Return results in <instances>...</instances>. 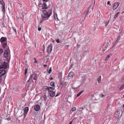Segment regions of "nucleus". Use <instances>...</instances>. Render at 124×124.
Here are the masks:
<instances>
[{"instance_id": "7", "label": "nucleus", "mask_w": 124, "mask_h": 124, "mask_svg": "<svg viewBox=\"0 0 124 124\" xmlns=\"http://www.w3.org/2000/svg\"><path fill=\"white\" fill-rule=\"evenodd\" d=\"M5 70L3 69L0 70V77H2L4 75L5 73Z\"/></svg>"}, {"instance_id": "43", "label": "nucleus", "mask_w": 124, "mask_h": 124, "mask_svg": "<svg viewBox=\"0 0 124 124\" xmlns=\"http://www.w3.org/2000/svg\"><path fill=\"white\" fill-rule=\"evenodd\" d=\"M1 77H0V83L2 81Z\"/></svg>"}, {"instance_id": "53", "label": "nucleus", "mask_w": 124, "mask_h": 124, "mask_svg": "<svg viewBox=\"0 0 124 124\" xmlns=\"http://www.w3.org/2000/svg\"><path fill=\"white\" fill-rule=\"evenodd\" d=\"M34 60H35V61H34V62H35V63H36L37 62L36 61V60L35 59H34Z\"/></svg>"}, {"instance_id": "13", "label": "nucleus", "mask_w": 124, "mask_h": 124, "mask_svg": "<svg viewBox=\"0 0 124 124\" xmlns=\"http://www.w3.org/2000/svg\"><path fill=\"white\" fill-rule=\"evenodd\" d=\"M55 83L54 82H52L50 83V85L51 86H52V87L55 88Z\"/></svg>"}, {"instance_id": "10", "label": "nucleus", "mask_w": 124, "mask_h": 124, "mask_svg": "<svg viewBox=\"0 0 124 124\" xmlns=\"http://www.w3.org/2000/svg\"><path fill=\"white\" fill-rule=\"evenodd\" d=\"M39 109L40 107L39 105H36L34 106V109L36 111H38L39 110Z\"/></svg>"}, {"instance_id": "50", "label": "nucleus", "mask_w": 124, "mask_h": 124, "mask_svg": "<svg viewBox=\"0 0 124 124\" xmlns=\"http://www.w3.org/2000/svg\"><path fill=\"white\" fill-rule=\"evenodd\" d=\"M53 78L52 77H51L50 78V79L51 80H52L53 79Z\"/></svg>"}, {"instance_id": "19", "label": "nucleus", "mask_w": 124, "mask_h": 124, "mask_svg": "<svg viewBox=\"0 0 124 124\" xmlns=\"http://www.w3.org/2000/svg\"><path fill=\"white\" fill-rule=\"evenodd\" d=\"M111 56V54H110L108 55L105 59V61H107Z\"/></svg>"}, {"instance_id": "26", "label": "nucleus", "mask_w": 124, "mask_h": 124, "mask_svg": "<svg viewBox=\"0 0 124 124\" xmlns=\"http://www.w3.org/2000/svg\"><path fill=\"white\" fill-rule=\"evenodd\" d=\"M33 75L34 76L33 78V79L34 80H36L37 79V76L34 75Z\"/></svg>"}, {"instance_id": "40", "label": "nucleus", "mask_w": 124, "mask_h": 124, "mask_svg": "<svg viewBox=\"0 0 124 124\" xmlns=\"http://www.w3.org/2000/svg\"><path fill=\"white\" fill-rule=\"evenodd\" d=\"M56 42L58 43H59L60 42V41L59 39H57L56 40Z\"/></svg>"}, {"instance_id": "8", "label": "nucleus", "mask_w": 124, "mask_h": 124, "mask_svg": "<svg viewBox=\"0 0 124 124\" xmlns=\"http://www.w3.org/2000/svg\"><path fill=\"white\" fill-rule=\"evenodd\" d=\"M119 5V4L118 2L115 3L114 4L113 8V10H115L118 7Z\"/></svg>"}, {"instance_id": "14", "label": "nucleus", "mask_w": 124, "mask_h": 124, "mask_svg": "<svg viewBox=\"0 0 124 124\" xmlns=\"http://www.w3.org/2000/svg\"><path fill=\"white\" fill-rule=\"evenodd\" d=\"M1 7L2 8V13L3 14H4L5 11V6H1Z\"/></svg>"}, {"instance_id": "34", "label": "nucleus", "mask_w": 124, "mask_h": 124, "mask_svg": "<svg viewBox=\"0 0 124 124\" xmlns=\"http://www.w3.org/2000/svg\"><path fill=\"white\" fill-rule=\"evenodd\" d=\"M27 69L26 68H25V75L27 73Z\"/></svg>"}, {"instance_id": "39", "label": "nucleus", "mask_w": 124, "mask_h": 124, "mask_svg": "<svg viewBox=\"0 0 124 124\" xmlns=\"http://www.w3.org/2000/svg\"><path fill=\"white\" fill-rule=\"evenodd\" d=\"M41 28L40 27H39L38 28V30L39 31H40L41 30Z\"/></svg>"}, {"instance_id": "31", "label": "nucleus", "mask_w": 124, "mask_h": 124, "mask_svg": "<svg viewBox=\"0 0 124 124\" xmlns=\"http://www.w3.org/2000/svg\"><path fill=\"white\" fill-rule=\"evenodd\" d=\"M86 80V79L85 78H84V79H81V82L82 83H84L85 82Z\"/></svg>"}, {"instance_id": "46", "label": "nucleus", "mask_w": 124, "mask_h": 124, "mask_svg": "<svg viewBox=\"0 0 124 124\" xmlns=\"http://www.w3.org/2000/svg\"><path fill=\"white\" fill-rule=\"evenodd\" d=\"M31 81L29 79V80H28V82H29L30 83L31 82Z\"/></svg>"}, {"instance_id": "27", "label": "nucleus", "mask_w": 124, "mask_h": 124, "mask_svg": "<svg viewBox=\"0 0 124 124\" xmlns=\"http://www.w3.org/2000/svg\"><path fill=\"white\" fill-rule=\"evenodd\" d=\"M7 46V43H4L3 44V48H5Z\"/></svg>"}, {"instance_id": "49", "label": "nucleus", "mask_w": 124, "mask_h": 124, "mask_svg": "<svg viewBox=\"0 0 124 124\" xmlns=\"http://www.w3.org/2000/svg\"><path fill=\"white\" fill-rule=\"evenodd\" d=\"M106 47H105V49H103V50H102V51H105V50L106 49Z\"/></svg>"}, {"instance_id": "48", "label": "nucleus", "mask_w": 124, "mask_h": 124, "mask_svg": "<svg viewBox=\"0 0 124 124\" xmlns=\"http://www.w3.org/2000/svg\"><path fill=\"white\" fill-rule=\"evenodd\" d=\"M81 109H82V110H83L84 109V108L83 107Z\"/></svg>"}, {"instance_id": "38", "label": "nucleus", "mask_w": 124, "mask_h": 124, "mask_svg": "<svg viewBox=\"0 0 124 124\" xmlns=\"http://www.w3.org/2000/svg\"><path fill=\"white\" fill-rule=\"evenodd\" d=\"M107 4L109 5L110 6H111V4L110 3V2L109 1H108L107 2Z\"/></svg>"}, {"instance_id": "45", "label": "nucleus", "mask_w": 124, "mask_h": 124, "mask_svg": "<svg viewBox=\"0 0 124 124\" xmlns=\"http://www.w3.org/2000/svg\"><path fill=\"white\" fill-rule=\"evenodd\" d=\"M120 13V12H117L116 14L117 15V16H118V15Z\"/></svg>"}, {"instance_id": "12", "label": "nucleus", "mask_w": 124, "mask_h": 124, "mask_svg": "<svg viewBox=\"0 0 124 124\" xmlns=\"http://www.w3.org/2000/svg\"><path fill=\"white\" fill-rule=\"evenodd\" d=\"M74 73L72 72H70L69 73L68 76L69 77L73 78L74 75Z\"/></svg>"}, {"instance_id": "42", "label": "nucleus", "mask_w": 124, "mask_h": 124, "mask_svg": "<svg viewBox=\"0 0 124 124\" xmlns=\"http://www.w3.org/2000/svg\"><path fill=\"white\" fill-rule=\"evenodd\" d=\"M42 4H39V7H41L42 6Z\"/></svg>"}, {"instance_id": "47", "label": "nucleus", "mask_w": 124, "mask_h": 124, "mask_svg": "<svg viewBox=\"0 0 124 124\" xmlns=\"http://www.w3.org/2000/svg\"><path fill=\"white\" fill-rule=\"evenodd\" d=\"M100 15H101L100 14V13H99V16L100 17V18H101V16H100Z\"/></svg>"}, {"instance_id": "15", "label": "nucleus", "mask_w": 124, "mask_h": 124, "mask_svg": "<svg viewBox=\"0 0 124 124\" xmlns=\"http://www.w3.org/2000/svg\"><path fill=\"white\" fill-rule=\"evenodd\" d=\"M54 88H53L51 87H48V91H49V92H52L53 91L54 89Z\"/></svg>"}, {"instance_id": "20", "label": "nucleus", "mask_w": 124, "mask_h": 124, "mask_svg": "<svg viewBox=\"0 0 124 124\" xmlns=\"http://www.w3.org/2000/svg\"><path fill=\"white\" fill-rule=\"evenodd\" d=\"M42 99H43L44 101H45L46 100V97L45 95H44L43 96L41 97Z\"/></svg>"}, {"instance_id": "52", "label": "nucleus", "mask_w": 124, "mask_h": 124, "mask_svg": "<svg viewBox=\"0 0 124 124\" xmlns=\"http://www.w3.org/2000/svg\"><path fill=\"white\" fill-rule=\"evenodd\" d=\"M72 88L73 89H74L75 90V89H77V88H73V87H72Z\"/></svg>"}, {"instance_id": "36", "label": "nucleus", "mask_w": 124, "mask_h": 124, "mask_svg": "<svg viewBox=\"0 0 124 124\" xmlns=\"http://www.w3.org/2000/svg\"><path fill=\"white\" fill-rule=\"evenodd\" d=\"M100 96L101 97H103L104 96V95L102 93H101Z\"/></svg>"}, {"instance_id": "51", "label": "nucleus", "mask_w": 124, "mask_h": 124, "mask_svg": "<svg viewBox=\"0 0 124 124\" xmlns=\"http://www.w3.org/2000/svg\"><path fill=\"white\" fill-rule=\"evenodd\" d=\"M43 1L46 2L48 0H43Z\"/></svg>"}, {"instance_id": "25", "label": "nucleus", "mask_w": 124, "mask_h": 124, "mask_svg": "<svg viewBox=\"0 0 124 124\" xmlns=\"http://www.w3.org/2000/svg\"><path fill=\"white\" fill-rule=\"evenodd\" d=\"M83 92V91H81L80 93H79L77 94V96L78 97Z\"/></svg>"}, {"instance_id": "1", "label": "nucleus", "mask_w": 124, "mask_h": 124, "mask_svg": "<svg viewBox=\"0 0 124 124\" xmlns=\"http://www.w3.org/2000/svg\"><path fill=\"white\" fill-rule=\"evenodd\" d=\"M2 57L0 56V69H7L8 64L7 62H4L2 63Z\"/></svg>"}, {"instance_id": "29", "label": "nucleus", "mask_w": 124, "mask_h": 124, "mask_svg": "<svg viewBox=\"0 0 124 124\" xmlns=\"http://www.w3.org/2000/svg\"><path fill=\"white\" fill-rule=\"evenodd\" d=\"M47 72L49 74H50L52 72L51 68H50Z\"/></svg>"}, {"instance_id": "11", "label": "nucleus", "mask_w": 124, "mask_h": 124, "mask_svg": "<svg viewBox=\"0 0 124 124\" xmlns=\"http://www.w3.org/2000/svg\"><path fill=\"white\" fill-rule=\"evenodd\" d=\"M7 39L6 37H2L0 39V41L1 42H5L7 40Z\"/></svg>"}, {"instance_id": "22", "label": "nucleus", "mask_w": 124, "mask_h": 124, "mask_svg": "<svg viewBox=\"0 0 124 124\" xmlns=\"http://www.w3.org/2000/svg\"><path fill=\"white\" fill-rule=\"evenodd\" d=\"M48 87L47 86H45L43 87V90L44 91H46L48 90Z\"/></svg>"}, {"instance_id": "30", "label": "nucleus", "mask_w": 124, "mask_h": 124, "mask_svg": "<svg viewBox=\"0 0 124 124\" xmlns=\"http://www.w3.org/2000/svg\"><path fill=\"white\" fill-rule=\"evenodd\" d=\"M120 39V37H119L117 39V40L115 42V43H117L118 42V41H119Z\"/></svg>"}, {"instance_id": "58", "label": "nucleus", "mask_w": 124, "mask_h": 124, "mask_svg": "<svg viewBox=\"0 0 124 124\" xmlns=\"http://www.w3.org/2000/svg\"><path fill=\"white\" fill-rule=\"evenodd\" d=\"M44 66L45 67H46L47 66L46 65H44Z\"/></svg>"}, {"instance_id": "17", "label": "nucleus", "mask_w": 124, "mask_h": 124, "mask_svg": "<svg viewBox=\"0 0 124 124\" xmlns=\"http://www.w3.org/2000/svg\"><path fill=\"white\" fill-rule=\"evenodd\" d=\"M47 8L46 3H43V4L42 8L43 9H46Z\"/></svg>"}, {"instance_id": "64", "label": "nucleus", "mask_w": 124, "mask_h": 124, "mask_svg": "<svg viewBox=\"0 0 124 124\" xmlns=\"http://www.w3.org/2000/svg\"><path fill=\"white\" fill-rule=\"evenodd\" d=\"M123 78V79L124 80V78Z\"/></svg>"}, {"instance_id": "24", "label": "nucleus", "mask_w": 124, "mask_h": 124, "mask_svg": "<svg viewBox=\"0 0 124 124\" xmlns=\"http://www.w3.org/2000/svg\"><path fill=\"white\" fill-rule=\"evenodd\" d=\"M67 83L66 82H65L62 85V87H65L66 86Z\"/></svg>"}, {"instance_id": "18", "label": "nucleus", "mask_w": 124, "mask_h": 124, "mask_svg": "<svg viewBox=\"0 0 124 124\" xmlns=\"http://www.w3.org/2000/svg\"><path fill=\"white\" fill-rule=\"evenodd\" d=\"M0 4L1 5V6H5V4L3 0H0Z\"/></svg>"}, {"instance_id": "5", "label": "nucleus", "mask_w": 124, "mask_h": 124, "mask_svg": "<svg viewBox=\"0 0 124 124\" xmlns=\"http://www.w3.org/2000/svg\"><path fill=\"white\" fill-rule=\"evenodd\" d=\"M52 44H50L48 46L47 48V50L48 53H51L52 51Z\"/></svg>"}, {"instance_id": "32", "label": "nucleus", "mask_w": 124, "mask_h": 124, "mask_svg": "<svg viewBox=\"0 0 124 124\" xmlns=\"http://www.w3.org/2000/svg\"><path fill=\"white\" fill-rule=\"evenodd\" d=\"M33 76H34L33 75H31L29 79L31 81L32 77Z\"/></svg>"}, {"instance_id": "9", "label": "nucleus", "mask_w": 124, "mask_h": 124, "mask_svg": "<svg viewBox=\"0 0 124 124\" xmlns=\"http://www.w3.org/2000/svg\"><path fill=\"white\" fill-rule=\"evenodd\" d=\"M28 108L27 107H25L24 109V113H23V115L24 116V118L25 117V116H26L27 113H28Z\"/></svg>"}, {"instance_id": "23", "label": "nucleus", "mask_w": 124, "mask_h": 124, "mask_svg": "<svg viewBox=\"0 0 124 124\" xmlns=\"http://www.w3.org/2000/svg\"><path fill=\"white\" fill-rule=\"evenodd\" d=\"M101 76H100L97 79V81L98 82L100 83L101 81Z\"/></svg>"}, {"instance_id": "33", "label": "nucleus", "mask_w": 124, "mask_h": 124, "mask_svg": "<svg viewBox=\"0 0 124 124\" xmlns=\"http://www.w3.org/2000/svg\"><path fill=\"white\" fill-rule=\"evenodd\" d=\"M76 108L75 107H74L72 108V110L71 111H74L76 110Z\"/></svg>"}, {"instance_id": "6", "label": "nucleus", "mask_w": 124, "mask_h": 124, "mask_svg": "<svg viewBox=\"0 0 124 124\" xmlns=\"http://www.w3.org/2000/svg\"><path fill=\"white\" fill-rule=\"evenodd\" d=\"M42 12L44 15L43 16H50L51 15L50 13H48L47 11L45 10H43Z\"/></svg>"}, {"instance_id": "63", "label": "nucleus", "mask_w": 124, "mask_h": 124, "mask_svg": "<svg viewBox=\"0 0 124 124\" xmlns=\"http://www.w3.org/2000/svg\"><path fill=\"white\" fill-rule=\"evenodd\" d=\"M124 11L122 13L123 14V13H124Z\"/></svg>"}, {"instance_id": "4", "label": "nucleus", "mask_w": 124, "mask_h": 124, "mask_svg": "<svg viewBox=\"0 0 124 124\" xmlns=\"http://www.w3.org/2000/svg\"><path fill=\"white\" fill-rule=\"evenodd\" d=\"M50 16H42L41 19L42 20L40 21V22L41 23L43 21L47 20L50 17Z\"/></svg>"}, {"instance_id": "44", "label": "nucleus", "mask_w": 124, "mask_h": 124, "mask_svg": "<svg viewBox=\"0 0 124 124\" xmlns=\"http://www.w3.org/2000/svg\"><path fill=\"white\" fill-rule=\"evenodd\" d=\"M63 84L62 82H61L60 84V85L61 86Z\"/></svg>"}, {"instance_id": "37", "label": "nucleus", "mask_w": 124, "mask_h": 124, "mask_svg": "<svg viewBox=\"0 0 124 124\" xmlns=\"http://www.w3.org/2000/svg\"><path fill=\"white\" fill-rule=\"evenodd\" d=\"M118 16H117L116 14L114 16V18L115 19Z\"/></svg>"}, {"instance_id": "62", "label": "nucleus", "mask_w": 124, "mask_h": 124, "mask_svg": "<svg viewBox=\"0 0 124 124\" xmlns=\"http://www.w3.org/2000/svg\"><path fill=\"white\" fill-rule=\"evenodd\" d=\"M58 96V95H57L56 96V97L57 96Z\"/></svg>"}, {"instance_id": "54", "label": "nucleus", "mask_w": 124, "mask_h": 124, "mask_svg": "<svg viewBox=\"0 0 124 124\" xmlns=\"http://www.w3.org/2000/svg\"><path fill=\"white\" fill-rule=\"evenodd\" d=\"M2 122V120H0V124H1Z\"/></svg>"}, {"instance_id": "2", "label": "nucleus", "mask_w": 124, "mask_h": 124, "mask_svg": "<svg viewBox=\"0 0 124 124\" xmlns=\"http://www.w3.org/2000/svg\"><path fill=\"white\" fill-rule=\"evenodd\" d=\"M122 114V110H120L116 112L114 115L115 117L117 118H121Z\"/></svg>"}, {"instance_id": "3", "label": "nucleus", "mask_w": 124, "mask_h": 124, "mask_svg": "<svg viewBox=\"0 0 124 124\" xmlns=\"http://www.w3.org/2000/svg\"><path fill=\"white\" fill-rule=\"evenodd\" d=\"M9 53V50L7 49L5 50L4 54V57L8 59H9L10 58V55Z\"/></svg>"}, {"instance_id": "28", "label": "nucleus", "mask_w": 124, "mask_h": 124, "mask_svg": "<svg viewBox=\"0 0 124 124\" xmlns=\"http://www.w3.org/2000/svg\"><path fill=\"white\" fill-rule=\"evenodd\" d=\"M124 88V85H122L120 88V90L121 91Z\"/></svg>"}, {"instance_id": "21", "label": "nucleus", "mask_w": 124, "mask_h": 124, "mask_svg": "<svg viewBox=\"0 0 124 124\" xmlns=\"http://www.w3.org/2000/svg\"><path fill=\"white\" fill-rule=\"evenodd\" d=\"M54 17L55 19L56 20H58V18L57 17V14L56 13H54Z\"/></svg>"}, {"instance_id": "35", "label": "nucleus", "mask_w": 124, "mask_h": 124, "mask_svg": "<svg viewBox=\"0 0 124 124\" xmlns=\"http://www.w3.org/2000/svg\"><path fill=\"white\" fill-rule=\"evenodd\" d=\"M3 51L0 48V54H1L3 53Z\"/></svg>"}, {"instance_id": "16", "label": "nucleus", "mask_w": 124, "mask_h": 124, "mask_svg": "<svg viewBox=\"0 0 124 124\" xmlns=\"http://www.w3.org/2000/svg\"><path fill=\"white\" fill-rule=\"evenodd\" d=\"M50 94V95L51 97H53L55 95V93L54 92H52L50 93H49Z\"/></svg>"}, {"instance_id": "59", "label": "nucleus", "mask_w": 124, "mask_h": 124, "mask_svg": "<svg viewBox=\"0 0 124 124\" xmlns=\"http://www.w3.org/2000/svg\"><path fill=\"white\" fill-rule=\"evenodd\" d=\"M7 119V120H9V119H9V118L8 119V118H7V119Z\"/></svg>"}, {"instance_id": "61", "label": "nucleus", "mask_w": 124, "mask_h": 124, "mask_svg": "<svg viewBox=\"0 0 124 124\" xmlns=\"http://www.w3.org/2000/svg\"><path fill=\"white\" fill-rule=\"evenodd\" d=\"M87 106H86V108H87Z\"/></svg>"}, {"instance_id": "57", "label": "nucleus", "mask_w": 124, "mask_h": 124, "mask_svg": "<svg viewBox=\"0 0 124 124\" xmlns=\"http://www.w3.org/2000/svg\"><path fill=\"white\" fill-rule=\"evenodd\" d=\"M86 51H85L83 53L84 54L85 53H86Z\"/></svg>"}, {"instance_id": "41", "label": "nucleus", "mask_w": 124, "mask_h": 124, "mask_svg": "<svg viewBox=\"0 0 124 124\" xmlns=\"http://www.w3.org/2000/svg\"><path fill=\"white\" fill-rule=\"evenodd\" d=\"M107 46H109L110 45V44L109 43V42L107 43L106 44Z\"/></svg>"}, {"instance_id": "56", "label": "nucleus", "mask_w": 124, "mask_h": 124, "mask_svg": "<svg viewBox=\"0 0 124 124\" xmlns=\"http://www.w3.org/2000/svg\"><path fill=\"white\" fill-rule=\"evenodd\" d=\"M108 22L107 23H106V25L107 26L108 24Z\"/></svg>"}, {"instance_id": "55", "label": "nucleus", "mask_w": 124, "mask_h": 124, "mask_svg": "<svg viewBox=\"0 0 124 124\" xmlns=\"http://www.w3.org/2000/svg\"><path fill=\"white\" fill-rule=\"evenodd\" d=\"M72 121L70 122V123L69 124H72Z\"/></svg>"}, {"instance_id": "60", "label": "nucleus", "mask_w": 124, "mask_h": 124, "mask_svg": "<svg viewBox=\"0 0 124 124\" xmlns=\"http://www.w3.org/2000/svg\"><path fill=\"white\" fill-rule=\"evenodd\" d=\"M123 107H124V105H123Z\"/></svg>"}]
</instances>
